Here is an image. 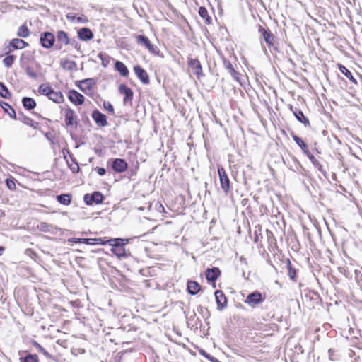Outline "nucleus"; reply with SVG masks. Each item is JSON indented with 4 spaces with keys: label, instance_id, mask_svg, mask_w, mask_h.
Segmentation results:
<instances>
[{
    "label": "nucleus",
    "instance_id": "473e14b6",
    "mask_svg": "<svg viewBox=\"0 0 362 362\" xmlns=\"http://www.w3.org/2000/svg\"><path fill=\"white\" fill-rule=\"evenodd\" d=\"M48 98L56 103H62L64 101L63 94L60 91H54L53 89L51 90Z\"/></svg>",
    "mask_w": 362,
    "mask_h": 362
},
{
    "label": "nucleus",
    "instance_id": "052dcab7",
    "mask_svg": "<svg viewBox=\"0 0 362 362\" xmlns=\"http://www.w3.org/2000/svg\"><path fill=\"white\" fill-rule=\"evenodd\" d=\"M4 250V248L3 247H0V255L2 254Z\"/></svg>",
    "mask_w": 362,
    "mask_h": 362
},
{
    "label": "nucleus",
    "instance_id": "2f4dec72",
    "mask_svg": "<svg viewBox=\"0 0 362 362\" xmlns=\"http://www.w3.org/2000/svg\"><path fill=\"white\" fill-rule=\"evenodd\" d=\"M286 267L288 271V276H289L290 279L295 281L297 274V269L293 267L289 259H287L286 261Z\"/></svg>",
    "mask_w": 362,
    "mask_h": 362
},
{
    "label": "nucleus",
    "instance_id": "7c9ffc66",
    "mask_svg": "<svg viewBox=\"0 0 362 362\" xmlns=\"http://www.w3.org/2000/svg\"><path fill=\"white\" fill-rule=\"evenodd\" d=\"M8 48V50L7 52H6L4 54L6 55V57L3 59V64L6 67L10 68L14 63L16 57L14 55L10 54V52H11V50L9 48V47Z\"/></svg>",
    "mask_w": 362,
    "mask_h": 362
},
{
    "label": "nucleus",
    "instance_id": "5701e85b",
    "mask_svg": "<svg viewBox=\"0 0 362 362\" xmlns=\"http://www.w3.org/2000/svg\"><path fill=\"white\" fill-rule=\"evenodd\" d=\"M28 45V42L18 38L13 39L9 42V47H12L13 49H22Z\"/></svg>",
    "mask_w": 362,
    "mask_h": 362
},
{
    "label": "nucleus",
    "instance_id": "4d7b16f0",
    "mask_svg": "<svg viewBox=\"0 0 362 362\" xmlns=\"http://www.w3.org/2000/svg\"><path fill=\"white\" fill-rule=\"evenodd\" d=\"M95 170L97 172V173L100 176H103L106 173V170L104 168H102V167H96L95 168Z\"/></svg>",
    "mask_w": 362,
    "mask_h": 362
},
{
    "label": "nucleus",
    "instance_id": "ea45409f",
    "mask_svg": "<svg viewBox=\"0 0 362 362\" xmlns=\"http://www.w3.org/2000/svg\"><path fill=\"white\" fill-rule=\"evenodd\" d=\"M30 30L28 28V26L25 25V24L21 25L18 28V30L17 32V35L18 37L25 38V37H28L30 35Z\"/></svg>",
    "mask_w": 362,
    "mask_h": 362
},
{
    "label": "nucleus",
    "instance_id": "c756f323",
    "mask_svg": "<svg viewBox=\"0 0 362 362\" xmlns=\"http://www.w3.org/2000/svg\"><path fill=\"white\" fill-rule=\"evenodd\" d=\"M338 68L341 74L349 78L353 83L357 84L356 79L353 76L351 72L344 65L338 64Z\"/></svg>",
    "mask_w": 362,
    "mask_h": 362
},
{
    "label": "nucleus",
    "instance_id": "393cba45",
    "mask_svg": "<svg viewBox=\"0 0 362 362\" xmlns=\"http://www.w3.org/2000/svg\"><path fill=\"white\" fill-rule=\"evenodd\" d=\"M307 157L309 158L310 162L313 163V165L315 166V168L317 169L318 171L322 173V174L325 176L327 174L326 170L323 168L322 164L320 163V161L315 158V157L309 152L306 154Z\"/></svg>",
    "mask_w": 362,
    "mask_h": 362
},
{
    "label": "nucleus",
    "instance_id": "69168bd1",
    "mask_svg": "<svg viewBox=\"0 0 362 362\" xmlns=\"http://www.w3.org/2000/svg\"><path fill=\"white\" fill-rule=\"evenodd\" d=\"M240 260H241V261H244V262H245V261H246V259H245V258H243V257L240 258Z\"/></svg>",
    "mask_w": 362,
    "mask_h": 362
},
{
    "label": "nucleus",
    "instance_id": "f03ea898",
    "mask_svg": "<svg viewBox=\"0 0 362 362\" xmlns=\"http://www.w3.org/2000/svg\"><path fill=\"white\" fill-rule=\"evenodd\" d=\"M97 83V79L88 78L76 82V86L86 95L92 96L94 93L93 87Z\"/></svg>",
    "mask_w": 362,
    "mask_h": 362
},
{
    "label": "nucleus",
    "instance_id": "c03bdc74",
    "mask_svg": "<svg viewBox=\"0 0 362 362\" xmlns=\"http://www.w3.org/2000/svg\"><path fill=\"white\" fill-rule=\"evenodd\" d=\"M21 362H39L36 354H28L25 357L20 358Z\"/></svg>",
    "mask_w": 362,
    "mask_h": 362
},
{
    "label": "nucleus",
    "instance_id": "cd10ccee",
    "mask_svg": "<svg viewBox=\"0 0 362 362\" xmlns=\"http://www.w3.org/2000/svg\"><path fill=\"white\" fill-rule=\"evenodd\" d=\"M115 69L122 76H127L129 75V70L127 66L120 61H116L115 63Z\"/></svg>",
    "mask_w": 362,
    "mask_h": 362
},
{
    "label": "nucleus",
    "instance_id": "4468645a",
    "mask_svg": "<svg viewBox=\"0 0 362 362\" xmlns=\"http://www.w3.org/2000/svg\"><path fill=\"white\" fill-rule=\"evenodd\" d=\"M134 71L143 84L147 85L150 83L149 76L147 71L141 66H135L134 67Z\"/></svg>",
    "mask_w": 362,
    "mask_h": 362
},
{
    "label": "nucleus",
    "instance_id": "13d9d810",
    "mask_svg": "<svg viewBox=\"0 0 362 362\" xmlns=\"http://www.w3.org/2000/svg\"><path fill=\"white\" fill-rule=\"evenodd\" d=\"M73 47H74L77 50H80L81 45L78 43L76 40L71 39V42L69 43Z\"/></svg>",
    "mask_w": 362,
    "mask_h": 362
},
{
    "label": "nucleus",
    "instance_id": "a19ab883",
    "mask_svg": "<svg viewBox=\"0 0 362 362\" xmlns=\"http://www.w3.org/2000/svg\"><path fill=\"white\" fill-rule=\"evenodd\" d=\"M98 57L101 60L102 65L107 67L109 64L111 57L105 52H101L98 53Z\"/></svg>",
    "mask_w": 362,
    "mask_h": 362
},
{
    "label": "nucleus",
    "instance_id": "680f3d73",
    "mask_svg": "<svg viewBox=\"0 0 362 362\" xmlns=\"http://www.w3.org/2000/svg\"><path fill=\"white\" fill-rule=\"evenodd\" d=\"M257 241H258V235H256L255 237V242H257Z\"/></svg>",
    "mask_w": 362,
    "mask_h": 362
},
{
    "label": "nucleus",
    "instance_id": "c85d7f7f",
    "mask_svg": "<svg viewBox=\"0 0 362 362\" xmlns=\"http://www.w3.org/2000/svg\"><path fill=\"white\" fill-rule=\"evenodd\" d=\"M22 104L23 107L27 110H32L36 107L35 100L30 97H24L22 99Z\"/></svg>",
    "mask_w": 362,
    "mask_h": 362
},
{
    "label": "nucleus",
    "instance_id": "aec40b11",
    "mask_svg": "<svg viewBox=\"0 0 362 362\" xmlns=\"http://www.w3.org/2000/svg\"><path fill=\"white\" fill-rule=\"evenodd\" d=\"M223 66L228 71V72L230 74L231 76L238 82L241 83V74L236 71L231 62L228 59L223 60Z\"/></svg>",
    "mask_w": 362,
    "mask_h": 362
},
{
    "label": "nucleus",
    "instance_id": "f3484780",
    "mask_svg": "<svg viewBox=\"0 0 362 362\" xmlns=\"http://www.w3.org/2000/svg\"><path fill=\"white\" fill-rule=\"evenodd\" d=\"M221 270L218 267L208 268L206 270V279L209 282L215 284L216 281L221 276Z\"/></svg>",
    "mask_w": 362,
    "mask_h": 362
},
{
    "label": "nucleus",
    "instance_id": "09e8293b",
    "mask_svg": "<svg viewBox=\"0 0 362 362\" xmlns=\"http://www.w3.org/2000/svg\"><path fill=\"white\" fill-rule=\"evenodd\" d=\"M25 73L28 76L33 79H36L38 77L37 73L33 70V69L30 66H27L25 69Z\"/></svg>",
    "mask_w": 362,
    "mask_h": 362
},
{
    "label": "nucleus",
    "instance_id": "8fccbe9b",
    "mask_svg": "<svg viewBox=\"0 0 362 362\" xmlns=\"http://www.w3.org/2000/svg\"><path fill=\"white\" fill-rule=\"evenodd\" d=\"M103 108L106 110L110 115H114L115 110L112 105L108 101H104Z\"/></svg>",
    "mask_w": 362,
    "mask_h": 362
},
{
    "label": "nucleus",
    "instance_id": "423d86ee",
    "mask_svg": "<svg viewBox=\"0 0 362 362\" xmlns=\"http://www.w3.org/2000/svg\"><path fill=\"white\" fill-rule=\"evenodd\" d=\"M55 41V35L51 32H42L40 35V42L43 48H52L54 47Z\"/></svg>",
    "mask_w": 362,
    "mask_h": 362
},
{
    "label": "nucleus",
    "instance_id": "412c9836",
    "mask_svg": "<svg viewBox=\"0 0 362 362\" xmlns=\"http://www.w3.org/2000/svg\"><path fill=\"white\" fill-rule=\"evenodd\" d=\"M64 117L65 123L67 127L73 126L74 123L76 124L77 116L72 109H66L65 111Z\"/></svg>",
    "mask_w": 362,
    "mask_h": 362
},
{
    "label": "nucleus",
    "instance_id": "f257e3e1",
    "mask_svg": "<svg viewBox=\"0 0 362 362\" xmlns=\"http://www.w3.org/2000/svg\"><path fill=\"white\" fill-rule=\"evenodd\" d=\"M129 242L127 238H113L111 240L112 246L111 252L118 258H127L131 255L130 252L124 247Z\"/></svg>",
    "mask_w": 362,
    "mask_h": 362
},
{
    "label": "nucleus",
    "instance_id": "37998d69",
    "mask_svg": "<svg viewBox=\"0 0 362 362\" xmlns=\"http://www.w3.org/2000/svg\"><path fill=\"white\" fill-rule=\"evenodd\" d=\"M136 40L139 45L144 46L145 47L151 42L146 36L142 35H136Z\"/></svg>",
    "mask_w": 362,
    "mask_h": 362
},
{
    "label": "nucleus",
    "instance_id": "58836bf2",
    "mask_svg": "<svg viewBox=\"0 0 362 362\" xmlns=\"http://www.w3.org/2000/svg\"><path fill=\"white\" fill-rule=\"evenodd\" d=\"M0 96L5 99H10L12 96L6 86L0 81Z\"/></svg>",
    "mask_w": 362,
    "mask_h": 362
},
{
    "label": "nucleus",
    "instance_id": "9b49d317",
    "mask_svg": "<svg viewBox=\"0 0 362 362\" xmlns=\"http://www.w3.org/2000/svg\"><path fill=\"white\" fill-rule=\"evenodd\" d=\"M189 67L193 71L198 79L204 76L202 66L199 59H189L187 62Z\"/></svg>",
    "mask_w": 362,
    "mask_h": 362
},
{
    "label": "nucleus",
    "instance_id": "0eeeda50",
    "mask_svg": "<svg viewBox=\"0 0 362 362\" xmlns=\"http://www.w3.org/2000/svg\"><path fill=\"white\" fill-rule=\"evenodd\" d=\"M104 199V195L100 192H94L91 194L87 193L83 196V201L88 206L101 204Z\"/></svg>",
    "mask_w": 362,
    "mask_h": 362
},
{
    "label": "nucleus",
    "instance_id": "4c0bfd02",
    "mask_svg": "<svg viewBox=\"0 0 362 362\" xmlns=\"http://www.w3.org/2000/svg\"><path fill=\"white\" fill-rule=\"evenodd\" d=\"M112 238H107V237L103 238H92V245H105L106 244L112 245L111 240Z\"/></svg>",
    "mask_w": 362,
    "mask_h": 362
},
{
    "label": "nucleus",
    "instance_id": "7ed1b4c3",
    "mask_svg": "<svg viewBox=\"0 0 362 362\" xmlns=\"http://www.w3.org/2000/svg\"><path fill=\"white\" fill-rule=\"evenodd\" d=\"M258 32L261 35L260 40L263 39L269 49L273 48L274 49H277L275 46L276 37L269 29L265 28L259 25L258 27Z\"/></svg>",
    "mask_w": 362,
    "mask_h": 362
},
{
    "label": "nucleus",
    "instance_id": "1a4fd4ad",
    "mask_svg": "<svg viewBox=\"0 0 362 362\" xmlns=\"http://www.w3.org/2000/svg\"><path fill=\"white\" fill-rule=\"evenodd\" d=\"M55 40V49L57 50H61L63 45H68L71 42V39L69 37L68 33L64 30H58L57 32Z\"/></svg>",
    "mask_w": 362,
    "mask_h": 362
},
{
    "label": "nucleus",
    "instance_id": "c9c22d12",
    "mask_svg": "<svg viewBox=\"0 0 362 362\" xmlns=\"http://www.w3.org/2000/svg\"><path fill=\"white\" fill-rule=\"evenodd\" d=\"M32 345L35 347L39 352L43 354L47 358L54 360V357L52 356L50 354H49L38 342L33 340L32 341Z\"/></svg>",
    "mask_w": 362,
    "mask_h": 362
},
{
    "label": "nucleus",
    "instance_id": "a18cd8bd",
    "mask_svg": "<svg viewBox=\"0 0 362 362\" xmlns=\"http://www.w3.org/2000/svg\"><path fill=\"white\" fill-rule=\"evenodd\" d=\"M71 161H72V163L69 164V161L66 160V162L69 166L70 170H71V172L73 173H78L80 170V168H79L78 163L76 158H72Z\"/></svg>",
    "mask_w": 362,
    "mask_h": 362
},
{
    "label": "nucleus",
    "instance_id": "bf43d9fd",
    "mask_svg": "<svg viewBox=\"0 0 362 362\" xmlns=\"http://www.w3.org/2000/svg\"><path fill=\"white\" fill-rule=\"evenodd\" d=\"M158 205H159V206L158 208V210H159L160 211V209L164 211V207L163 206V205L160 203H159Z\"/></svg>",
    "mask_w": 362,
    "mask_h": 362
},
{
    "label": "nucleus",
    "instance_id": "4be33fe9",
    "mask_svg": "<svg viewBox=\"0 0 362 362\" xmlns=\"http://www.w3.org/2000/svg\"><path fill=\"white\" fill-rule=\"evenodd\" d=\"M187 290L190 295H196L201 290V286L195 281H188L187 284Z\"/></svg>",
    "mask_w": 362,
    "mask_h": 362
},
{
    "label": "nucleus",
    "instance_id": "6ab92c4d",
    "mask_svg": "<svg viewBox=\"0 0 362 362\" xmlns=\"http://www.w3.org/2000/svg\"><path fill=\"white\" fill-rule=\"evenodd\" d=\"M78 37L82 41H88L93 38V31L88 28H82L77 31Z\"/></svg>",
    "mask_w": 362,
    "mask_h": 362
},
{
    "label": "nucleus",
    "instance_id": "e2e57ef3",
    "mask_svg": "<svg viewBox=\"0 0 362 362\" xmlns=\"http://www.w3.org/2000/svg\"><path fill=\"white\" fill-rule=\"evenodd\" d=\"M262 48H263V50L265 54H267V49L266 48L263 46V45L262 44Z\"/></svg>",
    "mask_w": 362,
    "mask_h": 362
},
{
    "label": "nucleus",
    "instance_id": "79ce46f5",
    "mask_svg": "<svg viewBox=\"0 0 362 362\" xmlns=\"http://www.w3.org/2000/svg\"><path fill=\"white\" fill-rule=\"evenodd\" d=\"M68 241L70 243H84L86 245H92V238H71L68 239Z\"/></svg>",
    "mask_w": 362,
    "mask_h": 362
},
{
    "label": "nucleus",
    "instance_id": "de8ad7c7",
    "mask_svg": "<svg viewBox=\"0 0 362 362\" xmlns=\"http://www.w3.org/2000/svg\"><path fill=\"white\" fill-rule=\"evenodd\" d=\"M329 358L330 361H334L339 359L340 356L338 351L334 349H329L328 350Z\"/></svg>",
    "mask_w": 362,
    "mask_h": 362
},
{
    "label": "nucleus",
    "instance_id": "603ef678",
    "mask_svg": "<svg viewBox=\"0 0 362 362\" xmlns=\"http://www.w3.org/2000/svg\"><path fill=\"white\" fill-rule=\"evenodd\" d=\"M37 228L43 232H49L50 229L52 228V226L48 224L45 222H41L38 226Z\"/></svg>",
    "mask_w": 362,
    "mask_h": 362
},
{
    "label": "nucleus",
    "instance_id": "3c124183",
    "mask_svg": "<svg viewBox=\"0 0 362 362\" xmlns=\"http://www.w3.org/2000/svg\"><path fill=\"white\" fill-rule=\"evenodd\" d=\"M199 353L202 356H203L204 357H205L206 358L209 359L210 361L211 362H221L219 361L216 358L211 356L210 354H209L208 353H206L204 350L203 349H201L199 351Z\"/></svg>",
    "mask_w": 362,
    "mask_h": 362
},
{
    "label": "nucleus",
    "instance_id": "dca6fc26",
    "mask_svg": "<svg viewBox=\"0 0 362 362\" xmlns=\"http://www.w3.org/2000/svg\"><path fill=\"white\" fill-rule=\"evenodd\" d=\"M216 302L217 303V308L220 310H223L227 307V298L221 290H216L214 293Z\"/></svg>",
    "mask_w": 362,
    "mask_h": 362
},
{
    "label": "nucleus",
    "instance_id": "a211bd4d",
    "mask_svg": "<svg viewBox=\"0 0 362 362\" xmlns=\"http://www.w3.org/2000/svg\"><path fill=\"white\" fill-rule=\"evenodd\" d=\"M18 120L21 121L23 124L33 127L35 129H39L40 128V124L37 122L33 121L29 117L25 115L23 112L18 113Z\"/></svg>",
    "mask_w": 362,
    "mask_h": 362
},
{
    "label": "nucleus",
    "instance_id": "6e6552de",
    "mask_svg": "<svg viewBox=\"0 0 362 362\" xmlns=\"http://www.w3.org/2000/svg\"><path fill=\"white\" fill-rule=\"evenodd\" d=\"M265 300V297L258 291H253L247 295L245 302L251 307L255 308L256 305L262 303Z\"/></svg>",
    "mask_w": 362,
    "mask_h": 362
},
{
    "label": "nucleus",
    "instance_id": "338daca9",
    "mask_svg": "<svg viewBox=\"0 0 362 362\" xmlns=\"http://www.w3.org/2000/svg\"><path fill=\"white\" fill-rule=\"evenodd\" d=\"M3 56V54H0V57H2Z\"/></svg>",
    "mask_w": 362,
    "mask_h": 362
},
{
    "label": "nucleus",
    "instance_id": "b1692460",
    "mask_svg": "<svg viewBox=\"0 0 362 362\" xmlns=\"http://www.w3.org/2000/svg\"><path fill=\"white\" fill-rule=\"evenodd\" d=\"M291 135L293 141L300 148V149L305 155L310 152V151L308 150V145L305 144V142L303 141V140L301 138L295 134L293 132H292Z\"/></svg>",
    "mask_w": 362,
    "mask_h": 362
},
{
    "label": "nucleus",
    "instance_id": "864d4df0",
    "mask_svg": "<svg viewBox=\"0 0 362 362\" xmlns=\"http://www.w3.org/2000/svg\"><path fill=\"white\" fill-rule=\"evenodd\" d=\"M151 54H158L159 52V49L157 46L151 44L150 42L146 47Z\"/></svg>",
    "mask_w": 362,
    "mask_h": 362
},
{
    "label": "nucleus",
    "instance_id": "f8f14e48",
    "mask_svg": "<svg viewBox=\"0 0 362 362\" xmlns=\"http://www.w3.org/2000/svg\"><path fill=\"white\" fill-rule=\"evenodd\" d=\"M93 119L98 127H104L107 125V117L98 109L94 110L91 114Z\"/></svg>",
    "mask_w": 362,
    "mask_h": 362
},
{
    "label": "nucleus",
    "instance_id": "6e6d98bb",
    "mask_svg": "<svg viewBox=\"0 0 362 362\" xmlns=\"http://www.w3.org/2000/svg\"><path fill=\"white\" fill-rule=\"evenodd\" d=\"M62 154H63V156L65 159H66V156L69 155L71 160L72 159V158H75L73 154L70 152V151L67 148H63L62 149Z\"/></svg>",
    "mask_w": 362,
    "mask_h": 362
},
{
    "label": "nucleus",
    "instance_id": "9d476101",
    "mask_svg": "<svg viewBox=\"0 0 362 362\" xmlns=\"http://www.w3.org/2000/svg\"><path fill=\"white\" fill-rule=\"evenodd\" d=\"M119 93L124 95L123 103L124 105H132L134 97L133 90L125 84H120L118 87Z\"/></svg>",
    "mask_w": 362,
    "mask_h": 362
},
{
    "label": "nucleus",
    "instance_id": "20e7f679",
    "mask_svg": "<svg viewBox=\"0 0 362 362\" xmlns=\"http://www.w3.org/2000/svg\"><path fill=\"white\" fill-rule=\"evenodd\" d=\"M218 174L221 189L228 194L230 189V182L224 168L221 165H218Z\"/></svg>",
    "mask_w": 362,
    "mask_h": 362
},
{
    "label": "nucleus",
    "instance_id": "e433bc0d",
    "mask_svg": "<svg viewBox=\"0 0 362 362\" xmlns=\"http://www.w3.org/2000/svg\"><path fill=\"white\" fill-rule=\"evenodd\" d=\"M61 66L64 69L72 71L76 70L77 69V64L75 61H71V60H64L61 62Z\"/></svg>",
    "mask_w": 362,
    "mask_h": 362
},
{
    "label": "nucleus",
    "instance_id": "49530a36",
    "mask_svg": "<svg viewBox=\"0 0 362 362\" xmlns=\"http://www.w3.org/2000/svg\"><path fill=\"white\" fill-rule=\"evenodd\" d=\"M52 88L46 84H42L39 86V92L40 94L49 96L51 90Z\"/></svg>",
    "mask_w": 362,
    "mask_h": 362
},
{
    "label": "nucleus",
    "instance_id": "72a5a7b5",
    "mask_svg": "<svg viewBox=\"0 0 362 362\" xmlns=\"http://www.w3.org/2000/svg\"><path fill=\"white\" fill-rule=\"evenodd\" d=\"M56 199L59 204L68 206L71 202L72 196L71 194H62L57 195Z\"/></svg>",
    "mask_w": 362,
    "mask_h": 362
},
{
    "label": "nucleus",
    "instance_id": "2eb2a0df",
    "mask_svg": "<svg viewBox=\"0 0 362 362\" xmlns=\"http://www.w3.org/2000/svg\"><path fill=\"white\" fill-rule=\"evenodd\" d=\"M69 100L76 105H81L84 103V96L75 90H70L68 94Z\"/></svg>",
    "mask_w": 362,
    "mask_h": 362
},
{
    "label": "nucleus",
    "instance_id": "ddd939ff",
    "mask_svg": "<svg viewBox=\"0 0 362 362\" xmlns=\"http://www.w3.org/2000/svg\"><path fill=\"white\" fill-rule=\"evenodd\" d=\"M289 109L291 111H292L295 117L299 122L303 124V125L306 127H310V123L308 118L305 116L300 110L296 107H293L292 105H290Z\"/></svg>",
    "mask_w": 362,
    "mask_h": 362
},
{
    "label": "nucleus",
    "instance_id": "39448f33",
    "mask_svg": "<svg viewBox=\"0 0 362 362\" xmlns=\"http://www.w3.org/2000/svg\"><path fill=\"white\" fill-rule=\"evenodd\" d=\"M112 170L117 173H122L128 169V163L123 158H112L107 162Z\"/></svg>",
    "mask_w": 362,
    "mask_h": 362
},
{
    "label": "nucleus",
    "instance_id": "a878e982",
    "mask_svg": "<svg viewBox=\"0 0 362 362\" xmlns=\"http://www.w3.org/2000/svg\"><path fill=\"white\" fill-rule=\"evenodd\" d=\"M66 17L69 21L74 23H86L88 21L86 16H76L74 13H69L66 14Z\"/></svg>",
    "mask_w": 362,
    "mask_h": 362
},
{
    "label": "nucleus",
    "instance_id": "f704fd0d",
    "mask_svg": "<svg viewBox=\"0 0 362 362\" xmlns=\"http://www.w3.org/2000/svg\"><path fill=\"white\" fill-rule=\"evenodd\" d=\"M199 16L204 20V23L207 25L211 23V18L208 13L207 9L204 6H200L198 11Z\"/></svg>",
    "mask_w": 362,
    "mask_h": 362
},
{
    "label": "nucleus",
    "instance_id": "5fc2aeb1",
    "mask_svg": "<svg viewBox=\"0 0 362 362\" xmlns=\"http://www.w3.org/2000/svg\"><path fill=\"white\" fill-rule=\"evenodd\" d=\"M5 182H6V187L9 189L13 190L16 189V183L13 180L7 178V179H6Z\"/></svg>",
    "mask_w": 362,
    "mask_h": 362
},
{
    "label": "nucleus",
    "instance_id": "0e129e2a",
    "mask_svg": "<svg viewBox=\"0 0 362 362\" xmlns=\"http://www.w3.org/2000/svg\"><path fill=\"white\" fill-rule=\"evenodd\" d=\"M49 133H46V134H45V136L47 139H49Z\"/></svg>",
    "mask_w": 362,
    "mask_h": 362
},
{
    "label": "nucleus",
    "instance_id": "bb28decb",
    "mask_svg": "<svg viewBox=\"0 0 362 362\" xmlns=\"http://www.w3.org/2000/svg\"><path fill=\"white\" fill-rule=\"evenodd\" d=\"M0 106L4 109V112L7 113L12 119H17L15 110L8 103L4 101H0Z\"/></svg>",
    "mask_w": 362,
    "mask_h": 362
}]
</instances>
